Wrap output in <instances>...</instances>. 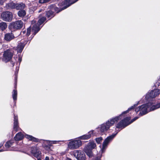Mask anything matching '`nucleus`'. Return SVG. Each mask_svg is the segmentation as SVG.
Instances as JSON below:
<instances>
[{
  "mask_svg": "<svg viewBox=\"0 0 160 160\" xmlns=\"http://www.w3.org/2000/svg\"><path fill=\"white\" fill-rule=\"evenodd\" d=\"M140 113L144 115L148 113L149 108L150 111H153L155 109L160 108V102L153 103L150 102L145 104H143L141 106Z\"/></svg>",
  "mask_w": 160,
  "mask_h": 160,
  "instance_id": "obj_1",
  "label": "nucleus"
},
{
  "mask_svg": "<svg viewBox=\"0 0 160 160\" xmlns=\"http://www.w3.org/2000/svg\"><path fill=\"white\" fill-rule=\"evenodd\" d=\"M121 115L116 117L108 120L106 123L102 124L98 128L100 131L101 132H103L107 131L109 128L110 127L113 125L115 122H117L119 119H121Z\"/></svg>",
  "mask_w": 160,
  "mask_h": 160,
  "instance_id": "obj_2",
  "label": "nucleus"
},
{
  "mask_svg": "<svg viewBox=\"0 0 160 160\" xmlns=\"http://www.w3.org/2000/svg\"><path fill=\"white\" fill-rule=\"evenodd\" d=\"M138 118V117H135L134 118L132 119L131 121L129 122V121L130 119V117H126L124 119L120 122L117 125L116 128H124L127 125L132 123Z\"/></svg>",
  "mask_w": 160,
  "mask_h": 160,
  "instance_id": "obj_3",
  "label": "nucleus"
},
{
  "mask_svg": "<svg viewBox=\"0 0 160 160\" xmlns=\"http://www.w3.org/2000/svg\"><path fill=\"white\" fill-rule=\"evenodd\" d=\"M13 51L12 49H8L5 51L3 55L2 61L7 62L12 59L13 55Z\"/></svg>",
  "mask_w": 160,
  "mask_h": 160,
  "instance_id": "obj_4",
  "label": "nucleus"
},
{
  "mask_svg": "<svg viewBox=\"0 0 160 160\" xmlns=\"http://www.w3.org/2000/svg\"><path fill=\"white\" fill-rule=\"evenodd\" d=\"M96 146V144L92 142L89 143L84 148L85 152L89 157H92L93 156L92 150Z\"/></svg>",
  "mask_w": 160,
  "mask_h": 160,
  "instance_id": "obj_5",
  "label": "nucleus"
},
{
  "mask_svg": "<svg viewBox=\"0 0 160 160\" xmlns=\"http://www.w3.org/2000/svg\"><path fill=\"white\" fill-rule=\"evenodd\" d=\"M82 144L81 141L79 140H74L70 141L68 144V148L71 149L78 148Z\"/></svg>",
  "mask_w": 160,
  "mask_h": 160,
  "instance_id": "obj_6",
  "label": "nucleus"
},
{
  "mask_svg": "<svg viewBox=\"0 0 160 160\" xmlns=\"http://www.w3.org/2000/svg\"><path fill=\"white\" fill-rule=\"evenodd\" d=\"M2 18L5 21L10 22L13 18L12 13L9 11L5 12H2L1 15Z\"/></svg>",
  "mask_w": 160,
  "mask_h": 160,
  "instance_id": "obj_7",
  "label": "nucleus"
},
{
  "mask_svg": "<svg viewBox=\"0 0 160 160\" xmlns=\"http://www.w3.org/2000/svg\"><path fill=\"white\" fill-rule=\"evenodd\" d=\"M23 23L21 20H18L11 23L10 27L15 29H19L22 28Z\"/></svg>",
  "mask_w": 160,
  "mask_h": 160,
  "instance_id": "obj_8",
  "label": "nucleus"
},
{
  "mask_svg": "<svg viewBox=\"0 0 160 160\" xmlns=\"http://www.w3.org/2000/svg\"><path fill=\"white\" fill-rule=\"evenodd\" d=\"M160 93V90L157 89L151 91L150 92L147 94L146 98L147 99H151L155 98Z\"/></svg>",
  "mask_w": 160,
  "mask_h": 160,
  "instance_id": "obj_9",
  "label": "nucleus"
},
{
  "mask_svg": "<svg viewBox=\"0 0 160 160\" xmlns=\"http://www.w3.org/2000/svg\"><path fill=\"white\" fill-rule=\"evenodd\" d=\"M73 154L78 160H85V155L82 151L75 150L74 151Z\"/></svg>",
  "mask_w": 160,
  "mask_h": 160,
  "instance_id": "obj_10",
  "label": "nucleus"
},
{
  "mask_svg": "<svg viewBox=\"0 0 160 160\" xmlns=\"http://www.w3.org/2000/svg\"><path fill=\"white\" fill-rule=\"evenodd\" d=\"M62 3H59V4L60 6H63L66 5V6L64 7V8H63L62 9L66 8L68 7H69L72 4L76 2L78 0H76L75 1H73V0H62Z\"/></svg>",
  "mask_w": 160,
  "mask_h": 160,
  "instance_id": "obj_11",
  "label": "nucleus"
},
{
  "mask_svg": "<svg viewBox=\"0 0 160 160\" xmlns=\"http://www.w3.org/2000/svg\"><path fill=\"white\" fill-rule=\"evenodd\" d=\"M31 153L34 157L37 158L39 157L41 153L39 149L35 147H32L31 150Z\"/></svg>",
  "mask_w": 160,
  "mask_h": 160,
  "instance_id": "obj_12",
  "label": "nucleus"
},
{
  "mask_svg": "<svg viewBox=\"0 0 160 160\" xmlns=\"http://www.w3.org/2000/svg\"><path fill=\"white\" fill-rule=\"evenodd\" d=\"M116 134H112L107 137L104 140L103 143V147H105L106 146L109 142L112 140L115 136Z\"/></svg>",
  "mask_w": 160,
  "mask_h": 160,
  "instance_id": "obj_13",
  "label": "nucleus"
},
{
  "mask_svg": "<svg viewBox=\"0 0 160 160\" xmlns=\"http://www.w3.org/2000/svg\"><path fill=\"white\" fill-rule=\"evenodd\" d=\"M20 129V128H19L18 125V118L15 116L14 117L13 129L16 132H17L19 131Z\"/></svg>",
  "mask_w": 160,
  "mask_h": 160,
  "instance_id": "obj_14",
  "label": "nucleus"
},
{
  "mask_svg": "<svg viewBox=\"0 0 160 160\" xmlns=\"http://www.w3.org/2000/svg\"><path fill=\"white\" fill-rule=\"evenodd\" d=\"M39 24L38 23L37 24H34L32 27V30L34 32V35L36 34L40 30V28Z\"/></svg>",
  "mask_w": 160,
  "mask_h": 160,
  "instance_id": "obj_15",
  "label": "nucleus"
},
{
  "mask_svg": "<svg viewBox=\"0 0 160 160\" xmlns=\"http://www.w3.org/2000/svg\"><path fill=\"white\" fill-rule=\"evenodd\" d=\"M24 135L21 132L17 133L14 137V139L17 141L21 140L24 138Z\"/></svg>",
  "mask_w": 160,
  "mask_h": 160,
  "instance_id": "obj_16",
  "label": "nucleus"
},
{
  "mask_svg": "<svg viewBox=\"0 0 160 160\" xmlns=\"http://www.w3.org/2000/svg\"><path fill=\"white\" fill-rule=\"evenodd\" d=\"M14 36L12 33H9L6 34L5 35L4 38L5 40H11L14 39Z\"/></svg>",
  "mask_w": 160,
  "mask_h": 160,
  "instance_id": "obj_17",
  "label": "nucleus"
},
{
  "mask_svg": "<svg viewBox=\"0 0 160 160\" xmlns=\"http://www.w3.org/2000/svg\"><path fill=\"white\" fill-rule=\"evenodd\" d=\"M94 131H92L89 132L88 134V135H84L80 137V139L83 140H86L89 138L91 137V134H92L93 133Z\"/></svg>",
  "mask_w": 160,
  "mask_h": 160,
  "instance_id": "obj_18",
  "label": "nucleus"
},
{
  "mask_svg": "<svg viewBox=\"0 0 160 160\" xmlns=\"http://www.w3.org/2000/svg\"><path fill=\"white\" fill-rule=\"evenodd\" d=\"M16 4L13 2H10L9 3H7L5 7L7 9H13L15 8H16Z\"/></svg>",
  "mask_w": 160,
  "mask_h": 160,
  "instance_id": "obj_19",
  "label": "nucleus"
},
{
  "mask_svg": "<svg viewBox=\"0 0 160 160\" xmlns=\"http://www.w3.org/2000/svg\"><path fill=\"white\" fill-rule=\"evenodd\" d=\"M25 138H27L29 139L30 140L32 141L35 142H38V140L35 138L32 137V136L28 135H26L25 136Z\"/></svg>",
  "mask_w": 160,
  "mask_h": 160,
  "instance_id": "obj_20",
  "label": "nucleus"
},
{
  "mask_svg": "<svg viewBox=\"0 0 160 160\" xmlns=\"http://www.w3.org/2000/svg\"><path fill=\"white\" fill-rule=\"evenodd\" d=\"M16 6L15 8L17 10L23 9L25 6V4L22 3L16 4Z\"/></svg>",
  "mask_w": 160,
  "mask_h": 160,
  "instance_id": "obj_21",
  "label": "nucleus"
},
{
  "mask_svg": "<svg viewBox=\"0 0 160 160\" xmlns=\"http://www.w3.org/2000/svg\"><path fill=\"white\" fill-rule=\"evenodd\" d=\"M24 47V45L23 44L21 43L19 44L17 46L18 52H22Z\"/></svg>",
  "mask_w": 160,
  "mask_h": 160,
  "instance_id": "obj_22",
  "label": "nucleus"
},
{
  "mask_svg": "<svg viewBox=\"0 0 160 160\" xmlns=\"http://www.w3.org/2000/svg\"><path fill=\"white\" fill-rule=\"evenodd\" d=\"M18 14L19 17H23L26 15V11L24 10H21L18 12Z\"/></svg>",
  "mask_w": 160,
  "mask_h": 160,
  "instance_id": "obj_23",
  "label": "nucleus"
},
{
  "mask_svg": "<svg viewBox=\"0 0 160 160\" xmlns=\"http://www.w3.org/2000/svg\"><path fill=\"white\" fill-rule=\"evenodd\" d=\"M0 27L2 30L5 29L7 27L6 23L4 22H2L0 23Z\"/></svg>",
  "mask_w": 160,
  "mask_h": 160,
  "instance_id": "obj_24",
  "label": "nucleus"
},
{
  "mask_svg": "<svg viewBox=\"0 0 160 160\" xmlns=\"http://www.w3.org/2000/svg\"><path fill=\"white\" fill-rule=\"evenodd\" d=\"M46 19L45 17H43L39 19L38 23L39 24V25H41L45 21Z\"/></svg>",
  "mask_w": 160,
  "mask_h": 160,
  "instance_id": "obj_25",
  "label": "nucleus"
},
{
  "mask_svg": "<svg viewBox=\"0 0 160 160\" xmlns=\"http://www.w3.org/2000/svg\"><path fill=\"white\" fill-rule=\"evenodd\" d=\"M17 93L16 90H14L13 91L12 97L14 100H17Z\"/></svg>",
  "mask_w": 160,
  "mask_h": 160,
  "instance_id": "obj_26",
  "label": "nucleus"
},
{
  "mask_svg": "<svg viewBox=\"0 0 160 160\" xmlns=\"http://www.w3.org/2000/svg\"><path fill=\"white\" fill-rule=\"evenodd\" d=\"M46 16L49 18L53 17V12L52 11H48L46 14Z\"/></svg>",
  "mask_w": 160,
  "mask_h": 160,
  "instance_id": "obj_27",
  "label": "nucleus"
},
{
  "mask_svg": "<svg viewBox=\"0 0 160 160\" xmlns=\"http://www.w3.org/2000/svg\"><path fill=\"white\" fill-rule=\"evenodd\" d=\"M12 145V142L10 141L7 142L5 144L6 148H8Z\"/></svg>",
  "mask_w": 160,
  "mask_h": 160,
  "instance_id": "obj_28",
  "label": "nucleus"
},
{
  "mask_svg": "<svg viewBox=\"0 0 160 160\" xmlns=\"http://www.w3.org/2000/svg\"><path fill=\"white\" fill-rule=\"evenodd\" d=\"M31 31V28L30 27H29L27 29L26 35L27 36H28L30 35Z\"/></svg>",
  "mask_w": 160,
  "mask_h": 160,
  "instance_id": "obj_29",
  "label": "nucleus"
},
{
  "mask_svg": "<svg viewBox=\"0 0 160 160\" xmlns=\"http://www.w3.org/2000/svg\"><path fill=\"white\" fill-rule=\"evenodd\" d=\"M102 138L101 137H100L98 138H97L96 139V142L98 143H100L102 141Z\"/></svg>",
  "mask_w": 160,
  "mask_h": 160,
  "instance_id": "obj_30",
  "label": "nucleus"
},
{
  "mask_svg": "<svg viewBox=\"0 0 160 160\" xmlns=\"http://www.w3.org/2000/svg\"><path fill=\"white\" fill-rule=\"evenodd\" d=\"M50 0H39V2L41 3H43L48 2Z\"/></svg>",
  "mask_w": 160,
  "mask_h": 160,
  "instance_id": "obj_31",
  "label": "nucleus"
},
{
  "mask_svg": "<svg viewBox=\"0 0 160 160\" xmlns=\"http://www.w3.org/2000/svg\"><path fill=\"white\" fill-rule=\"evenodd\" d=\"M60 142L59 141H51V144H57L59 143V142Z\"/></svg>",
  "mask_w": 160,
  "mask_h": 160,
  "instance_id": "obj_32",
  "label": "nucleus"
},
{
  "mask_svg": "<svg viewBox=\"0 0 160 160\" xmlns=\"http://www.w3.org/2000/svg\"><path fill=\"white\" fill-rule=\"evenodd\" d=\"M140 110H141V107H140H140H139L136 108L135 109V111L136 112H138L139 111H140Z\"/></svg>",
  "mask_w": 160,
  "mask_h": 160,
  "instance_id": "obj_33",
  "label": "nucleus"
},
{
  "mask_svg": "<svg viewBox=\"0 0 160 160\" xmlns=\"http://www.w3.org/2000/svg\"><path fill=\"white\" fill-rule=\"evenodd\" d=\"M7 0H0V5H2Z\"/></svg>",
  "mask_w": 160,
  "mask_h": 160,
  "instance_id": "obj_34",
  "label": "nucleus"
},
{
  "mask_svg": "<svg viewBox=\"0 0 160 160\" xmlns=\"http://www.w3.org/2000/svg\"><path fill=\"white\" fill-rule=\"evenodd\" d=\"M134 108V106H132L131 108H129L128 111H126L125 112H124L123 113H126L128 112V110H130V109H133Z\"/></svg>",
  "mask_w": 160,
  "mask_h": 160,
  "instance_id": "obj_35",
  "label": "nucleus"
},
{
  "mask_svg": "<svg viewBox=\"0 0 160 160\" xmlns=\"http://www.w3.org/2000/svg\"><path fill=\"white\" fill-rule=\"evenodd\" d=\"M54 9L55 11H57L58 8H54Z\"/></svg>",
  "mask_w": 160,
  "mask_h": 160,
  "instance_id": "obj_36",
  "label": "nucleus"
},
{
  "mask_svg": "<svg viewBox=\"0 0 160 160\" xmlns=\"http://www.w3.org/2000/svg\"><path fill=\"white\" fill-rule=\"evenodd\" d=\"M38 158H37V159H38V160H41V159L39 157H38Z\"/></svg>",
  "mask_w": 160,
  "mask_h": 160,
  "instance_id": "obj_37",
  "label": "nucleus"
},
{
  "mask_svg": "<svg viewBox=\"0 0 160 160\" xmlns=\"http://www.w3.org/2000/svg\"><path fill=\"white\" fill-rule=\"evenodd\" d=\"M95 160H101L99 158H96Z\"/></svg>",
  "mask_w": 160,
  "mask_h": 160,
  "instance_id": "obj_38",
  "label": "nucleus"
},
{
  "mask_svg": "<svg viewBox=\"0 0 160 160\" xmlns=\"http://www.w3.org/2000/svg\"><path fill=\"white\" fill-rule=\"evenodd\" d=\"M32 37H31V38L30 37V38H28V39H32Z\"/></svg>",
  "mask_w": 160,
  "mask_h": 160,
  "instance_id": "obj_39",
  "label": "nucleus"
},
{
  "mask_svg": "<svg viewBox=\"0 0 160 160\" xmlns=\"http://www.w3.org/2000/svg\"><path fill=\"white\" fill-rule=\"evenodd\" d=\"M35 23V22L34 21H32V23Z\"/></svg>",
  "mask_w": 160,
  "mask_h": 160,
  "instance_id": "obj_40",
  "label": "nucleus"
},
{
  "mask_svg": "<svg viewBox=\"0 0 160 160\" xmlns=\"http://www.w3.org/2000/svg\"><path fill=\"white\" fill-rule=\"evenodd\" d=\"M67 160H71V159L70 158H67Z\"/></svg>",
  "mask_w": 160,
  "mask_h": 160,
  "instance_id": "obj_41",
  "label": "nucleus"
},
{
  "mask_svg": "<svg viewBox=\"0 0 160 160\" xmlns=\"http://www.w3.org/2000/svg\"><path fill=\"white\" fill-rule=\"evenodd\" d=\"M61 10H59L57 12L58 13V12H59Z\"/></svg>",
  "mask_w": 160,
  "mask_h": 160,
  "instance_id": "obj_42",
  "label": "nucleus"
},
{
  "mask_svg": "<svg viewBox=\"0 0 160 160\" xmlns=\"http://www.w3.org/2000/svg\"><path fill=\"white\" fill-rule=\"evenodd\" d=\"M23 33H25V31H23Z\"/></svg>",
  "mask_w": 160,
  "mask_h": 160,
  "instance_id": "obj_43",
  "label": "nucleus"
},
{
  "mask_svg": "<svg viewBox=\"0 0 160 160\" xmlns=\"http://www.w3.org/2000/svg\"><path fill=\"white\" fill-rule=\"evenodd\" d=\"M2 151V150H0V152H1Z\"/></svg>",
  "mask_w": 160,
  "mask_h": 160,
  "instance_id": "obj_44",
  "label": "nucleus"
},
{
  "mask_svg": "<svg viewBox=\"0 0 160 160\" xmlns=\"http://www.w3.org/2000/svg\"><path fill=\"white\" fill-rule=\"evenodd\" d=\"M41 11H39L38 12H40Z\"/></svg>",
  "mask_w": 160,
  "mask_h": 160,
  "instance_id": "obj_45",
  "label": "nucleus"
}]
</instances>
